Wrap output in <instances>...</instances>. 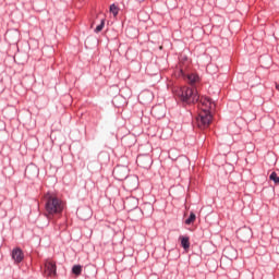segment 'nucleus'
Returning <instances> with one entry per match:
<instances>
[{
  "instance_id": "16",
  "label": "nucleus",
  "mask_w": 279,
  "mask_h": 279,
  "mask_svg": "<svg viewBox=\"0 0 279 279\" xmlns=\"http://www.w3.org/2000/svg\"><path fill=\"white\" fill-rule=\"evenodd\" d=\"M269 180H271V181L275 182L276 184H279V177H278V173L271 172L270 175H269Z\"/></svg>"
},
{
  "instance_id": "18",
  "label": "nucleus",
  "mask_w": 279,
  "mask_h": 279,
  "mask_svg": "<svg viewBox=\"0 0 279 279\" xmlns=\"http://www.w3.org/2000/svg\"><path fill=\"white\" fill-rule=\"evenodd\" d=\"M276 89L279 90V85L276 86Z\"/></svg>"
},
{
  "instance_id": "9",
  "label": "nucleus",
  "mask_w": 279,
  "mask_h": 279,
  "mask_svg": "<svg viewBox=\"0 0 279 279\" xmlns=\"http://www.w3.org/2000/svg\"><path fill=\"white\" fill-rule=\"evenodd\" d=\"M180 241H181V247H183V250L189 251V248L191 247V241L190 238L186 235H180Z\"/></svg>"
},
{
  "instance_id": "7",
  "label": "nucleus",
  "mask_w": 279,
  "mask_h": 279,
  "mask_svg": "<svg viewBox=\"0 0 279 279\" xmlns=\"http://www.w3.org/2000/svg\"><path fill=\"white\" fill-rule=\"evenodd\" d=\"M138 167H142V169H149L151 167V157L147 155H140L136 160Z\"/></svg>"
},
{
  "instance_id": "6",
  "label": "nucleus",
  "mask_w": 279,
  "mask_h": 279,
  "mask_svg": "<svg viewBox=\"0 0 279 279\" xmlns=\"http://www.w3.org/2000/svg\"><path fill=\"white\" fill-rule=\"evenodd\" d=\"M58 267L56 266V262L53 260H46L44 274L49 278H53L57 275Z\"/></svg>"
},
{
  "instance_id": "4",
  "label": "nucleus",
  "mask_w": 279,
  "mask_h": 279,
  "mask_svg": "<svg viewBox=\"0 0 279 279\" xmlns=\"http://www.w3.org/2000/svg\"><path fill=\"white\" fill-rule=\"evenodd\" d=\"M252 228L250 227H242L236 232V236L240 241H242V243H247V241L252 239Z\"/></svg>"
},
{
  "instance_id": "11",
  "label": "nucleus",
  "mask_w": 279,
  "mask_h": 279,
  "mask_svg": "<svg viewBox=\"0 0 279 279\" xmlns=\"http://www.w3.org/2000/svg\"><path fill=\"white\" fill-rule=\"evenodd\" d=\"M72 274H74V276H82V265H74L72 267Z\"/></svg>"
},
{
  "instance_id": "17",
  "label": "nucleus",
  "mask_w": 279,
  "mask_h": 279,
  "mask_svg": "<svg viewBox=\"0 0 279 279\" xmlns=\"http://www.w3.org/2000/svg\"><path fill=\"white\" fill-rule=\"evenodd\" d=\"M157 110H158V107H155V108H153L151 112H153V114H155V117L160 118V116H157V114H156V111H157Z\"/></svg>"
},
{
  "instance_id": "15",
  "label": "nucleus",
  "mask_w": 279,
  "mask_h": 279,
  "mask_svg": "<svg viewBox=\"0 0 279 279\" xmlns=\"http://www.w3.org/2000/svg\"><path fill=\"white\" fill-rule=\"evenodd\" d=\"M110 12H111V14H113V16H118L119 15V7H117L116 4H111Z\"/></svg>"
},
{
  "instance_id": "8",
  "label": "nucleus",
  "mask_w": 279,
  "mask_h": 279,
  "mask_svg": "<svg viewBox=\"0 0 279 279\" xmlns=\"http://www.w3.org/2000/svg\"><path fill=\"white\" fill-rule=\"evenodd\" d=\"M11 256L14 259V263H23V258H25V254L23 253V250L19 247L13 248Z\"/></svg>"
},
{
  "instance_id": "20",
  "label": "nucleus",
  "mask_w": 279,
  "mask_h": 279,
  "mask_svg": "<svg viewBox=\"0 0 279 279\" xmlns=\"http://www.w3.org/2000/svg\"><path fill=\"white\" fill-rule=\"evenodd\" d=\"M129 203V201H126V203L125 204H128Z\"/></svg>"
},
{
  "instance_id": "13",
  "label": "nucleus",
  "mask_w": 279,
  "mask_h": 279,
  "mask_svg": "<svg viewBox=\"0 0 279 279\" xmlns=\"http://www.w3.org/2000/svg\"><path fill=\"white\" fill-rule=\"evenodd\" d=\"M196 216L194 213H191L189 218L185 220L186 226H191V223L195 222Z\"/></svg>"
},
{
  "instance_id": "2",
  "label": "nucleus",
  "mask_w": 279,
  "mask_h": 279,
  "mask_svg": "<svg viewBox=\"0 0 279 279\" xmlns=\"http://www.w3.org/2000/svg\"><path fill=\"white\" fill-rule=\"evenodd\" d=\"M178 97L183 104H197L199 101V94L196 88L181 87Z\"/></svg>"
},
{
  "instance_id": "12",
  "label": "nucleus",
  "mask_w": 279,
  "mask_h": 279,
  "mask_svg": "<svg viewBox=\"0 0 279 279\" xmlns=\"http://www.w3.org/2000/svg\"><path fill=\"white\" fill-rule=\"evenodd\" d=\"M187 80H189L190 84H195V82H197L199 80V76L197 74H190L187 76Z\"/></svg>"
},
{
  "instance_id": "21",
  "label": "nucleus",
  "mask_w": 279,
  "mask_h": 279,
  "mask_svg": "<svg viewBox=\"0 0 279 279\" xmlns=\"http://www.w3.org/2000/svg\"><path fill=\"white\" fill-rule=\"evenodd\" d=\"M129 203V201H126V203L125 204H128Z\"/></svg>"
},
{
  "instance_id": "10",
  "label": "nucleus",
  "mask_w": 279,
  "mask_h": 279,
  "mask_svg": "<svg viewBox=\"0 0 279 279\" xmlns=\"http://www.w3.org/2000/svg\"><path fill=\"white\" fill-rule=\"evenodd\" d=\"M122 170H123V168H121V167H117L113 170V173H114L116 178H118V180H123V179L128 178L126 173L121 174Z\"/></svg>"
},
{
  "instance_id": "1",
  "label": "nucleus",
  "mask_w": 279,
  "mask_h": 279,
  "mask_svg": "<svg viewBox=\"0 0 279 279\" xmlns=\"http://www.w3.org/2000/svg\"><path fill=\"white\" fill-rule=\"evenodd\" d=\"M45 215L47 216V219H51V217H56L64 213V208H66V203L58 197V195L48 192L45 195Z\"/></svg>"
},
{
  "instance_id": "19",
  "label": "nucleus",
  "mask_w": 279,
  "mask_h": 279,
  "mask_svg": "<svg viewBox=\"0 0 279 279\" xmlns=\"http://www.w3.org/2000/svg\"><path fill=\"white\" fill-rule=\"evenodd\" d=\"M129 203V201H126V203L125 204H128Z\"/></svg>"
},
{
  "instance_id": "3",
  "label": "nucleus",
  "mask_w": 279,
  "mask_h": 279,
  "mask_svg": "<svg viewBox=\"0 0 279 279\" xmlns=\"http://www.w3.org/2000/svg\"><path fill=\"white\" fill-rule=\"evenodd\" d=\"M211 121L213 113H210V111H199L198 117L196 118L197 126L201 130H206Z\"/></svg>"
},
{
  "instance_id": "5",
  "label": "nucleus",
  "mask_w": 279,
  "mask_h": 279,
  "mask_svg": "<svg viewBox=\"0 0 279 279\" xmlns=\"http://www.w3.org/2000/svg\"><path fill=\"white\" fill-rule=\"evenodd\" d=\"M213 108H215V102H213V99L206 96L201 97V102H199L201 112H210Z\"/></svg>"
},
{
  "instance_id": "14",
  "label": "nucleus",
  "mask_w": 279,
  "mask_h": 279,
  "mask_svg": "<svg viewBox=\"0 0 279 279\" xmlns=\"http://www.w3.org/2000/svg\"><path fill=\"white\" fill-rule=\"evenodd\" d=\"M104 27H106V20H101L100 24L98 26H96L95 33L99 34V32H101L104 29Z\"/></svg>"
}]
</instances>
